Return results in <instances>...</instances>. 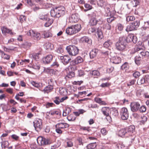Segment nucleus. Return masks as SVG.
Returning <instances> with one entry per match:
<instances>
[{
	"label": "nucleus",
	"instance_id": "nucleus-31",
	"mask_svg": "<svg viewBox=\"0 0 149 149\" xmlns=\"http://www.w3.org/2000/svg\"><path fill=\"white\" fill-rule=\"evenodd\" d=\"M98 22L95 17H92L90 20L89 24L91 26H94L96 25Z\"/></svg>",
	"mask_w": 149,
	"mask_h": 149
},
{
	"label": "nucleus",
	"instance_id": "nucleus-64",
	"mask_svg": "<svg viewBox=\"0 0 149 149\" xmlns=\"http://www.w3.org/2000/svg\"><path fill=\"white\" fill-rule=\"evenodd\" d=\"M63 52V49L61 47H59L57 49V52L59 53H61Z\"/></svg>",
	"mask_w": 149,
	"mask_h": 149
},
{
	"label": "nucleus",
	"instance_id": "nucleus-6",
	"mask_svg": "<svg viewBox=\"0 0 149 149\" xmlns=\"http://www.w3.org/2000/svg\"><path fill=\"white\" fill-rule=\"evenodd\" d=\"M39 18L41 19L46 21L45 24V26L46 27L49 26L53 22V19H50L47 15H40Z\"/></svg>",
	"mask_w": 149,
	"mask_h": 149
},
{
	"label": "nucleus",
	"instance_id": "nucleus-63",
	"mask_svg": "<svg viewBox=\"0 0 149 149\" xmlns=\"http://www.w3.org/2000/svg\"><path fill=\"white\" fill-rule=\"evenodd\" d=\"M144 78L145 79V81H146V83H149V75H148V74L146 75Z\"/></svg>",
	"mask_w": 149,
	"mask_h": 149
},
{
	"label": "nucleus",
	"instance_id": "nucleus-34",
	"mask_svg": "<svg viewBox=\"0 0 149 149\" xmlns=\"http://www.w3.org/2000/svg\"><path fill=\"white\" fill-rule=\"evenodd\" d=\"M110 115L113 117H116L118 115V111L116 109L112 110L111 111Z\"/></svg>",
	"mask_w": 149,
	"mask_h": 149
},
{
	"label": "nucleus",
	"instance_id": "nucleus-16",
	"mask_svg": "<svg viewBox=\"0 0 149 149\" xmlns=\"http://www.w3.org/2000/svg\"><path fill=\"white\" fill-rule=\"evenodd\" d=\"M83 61V59L81 56H78L70 62V65L71 66H75V65L81 63Z\"/></svg>",
	"mask_w": 149,
	"mask_h": 149
},
{
	"label": "nucleus",
	"instance_id": "nucleus-53",
	"mask_svg": "<svg viewBox=\"0 0 149 149\" xmlns=\"http://www.w3.org/2000/svg\"><path fill=\"white\" fill-rule=\"evenodd\" d=\"M29 5L32 7V8L35 11H36L39 10L40 8V7L39 6H36V5L33 4V3L32 5Z\"/></svg>",
	"mask_w": 149,
	"mask_h": 149
},
{
	"label": "nucleus",
	"instance_id": "nucleus-12",
	"mask_svg": "<svg viewBox=\"0 0 149 149\" xmlns=\"http://www.w3.org/2000/svg\"><path fill=\"white\" fill-rule=\"evenodd\" d=\"M42 120L40 119H36L33 122L35 130L37 131L40 130L42 127Z\"/></svg>",
	"mask_w": 149,
	"mask_h": 149
},
{
	"label": "nucleus",
	"instance_id": "nucleus-27",
	"mask_svg": "<svg viewBox=\"0 0 149 149\" xmlns=\"http://www.w3.org/2000/svg\"><path fill=\"white\" fill-rule=\"evenodd\" d=\"M1 30L3 34L9 33L10 35H13V33L11 31V30H10L5 27L1 28Z\"/></svg>",
	"mask_w": 149,
	"mask_h": 149
},
{
	"label": "nucleus",
	"instance_id": "nucleus-4",
	"mask_svg": "<svg viewBox=\"0 0 149 149\" xmlns=\"http://www.w3.org/2000/svg\"><path fill=\"white\" fill-rule=\"evenodd\" d=\"M81 29V25L77 24L68 27L66 29L65 31L68 34L72 35L78 32Z\"/></svg>",
	"mask_w": 149,
	"mask_h": 149
},
{
	"label": "nucleus",
	"instance_id": "nucleus-25",
	"mask_svg": "<svg viewBox=\"0 0 149 149\" xmlns=\"http://www.w3.org/2000/svg\"><path fill=\"white\" fill-rule=\"evenodd\" d=\"M98 52V50L96 48L93 49L90 53V58H93L95 57L97 55Z\"/></svg>",
	"mask_w": 149,
	"mask_h": 149
},
{
	"label": "nucleus",
	"instance_id": "nucleus-35",
	"mask_svg": "<svg viewBox=\"0 0 149 149\" xmlns=\"http://www.w3.org/2000/svg\"><path fill=\"white\" fill-rule=\"evenodd\" d=\"M141 57L139 55L136 56L135 58V62L137 65H139L141 63Z\"/></svg>",
	"mask_w": 149,
	"mask_h": 149
},
{
	"label": "nucleus",
	"instance_id": "nucleus-40",
	"mask_svg": "<svg viewBox=\"0 0 149 149\" xmlns=\"http://www.w3.org/2000/svg\"><path fill=\"white\" fill-rule=\"evenodd\" d=\"M49 114H50L52 115H61V113L59 110H54L49 111Z\"/></svg>",
	"mask_w": 149,
	"mask_h": 149
},
{
	"label": "nucleus",
	"instance_id": "nucleus-62",
	"mask_svg": "<svg viewBox=\"0 0 149 149\" xmlns=\"http://www.w3.org/2000/svg\"><path fill=\"white\" fill-rule=\"evenodd\" d=\"M25 19V16L23 15H21L19 17L20 21L22 23Z\"/></svg>",
	"mask_w": 149,
	"mask_h": 149
},
{
	"label": "nucleus",
	"instance_id": "nucleus-47",
	"mask_svg": "<svg viewBox=\"0 0 149 149\" xmlns=\"http://www.w3.org/2000/svg\"><path fill=\"white\" fill-rule=\"evenodd\" d=\"M123 26L120 24H117L116 27V29L119 31H121L123 29Z\"/></svg>",
	"mask_w": 149,
	"mask_h": 149
},
{
	"label": "nucleus",
	"instance_id": "nucleus-37",
	"mask_svg": "<svg viewBox=\"0 0 149 149\" xmlns=\"http://www.w3.org/2000/svg\"><path fill=\"white\" fill-rule=\"evenodd\" d=\"M45 47L46 49L52 50L53 48V45L49 42H47L45 45Z\"/></svg>",
	"mask_w": 149,
	"mask_h": 149
},
{
	"label": "nucleus",
	"instance_id": "nucleus-51",
	"mask_svg": "<svg viewBox=\"0 0 149 149\" xmlns=\"http://www.w3.org/2000/svg\"><path fill=\"white\" fill-rule=\"evenodd\" d=\"M31 83L33 86L37 88L40 87L41 84L40 83H36L34 81H31Z\"/></svg>",
	"mask_w": 149,
	"mask_h": 149
},
{
	"label": "nucleus",
	"instance_id": "nucleus-61",
	"mask_svg": "<svg viewBox=\"0 0 149 149\" xmlns=\"http://www.w3.org/2000/svg\"><path fill=\"white\" fill-rule=\"evenodd\" d=\"M138 82L139 83V84H143L144 83H146L145 79L144 78H142L139 80Z\"/></svg>",
	"mask_w": 149,
	"mask_h": 149
},
{
	"label": "nucleus",
	"instance_id": "nucleus-1",
	"mask_svg": "<svg viewBox=\"0 0 149 149\" xmlns=\"http://www.w3.org/2000/svg\"><path fill=\"white\" fill-rule=\"evenodd\" d=\"M135 127L131 125L128 127L120 129L118 131V135L122 137H128L132 136L135 132Z\"/></svg>",
	"mask_w": 149,
	"mask_h": 149
},
{
	"label": "nucleus",
	"instance_id": "nucleus-18",
	"mask_svg": "<svg viewBox=\"0 0 149 149\" xmlns=\"http://www.w3.org/2000/svg\"><path fill=\"white\" fill-rule=\"evenodd\" d=\"M68 70L69 71V73L68 74V77L70 78L74 77L75 75V73L73 72L77 70V67L75 66H70L68 67Z\"/></svg>",
	"mask_w": 149,
	"mask_h": 149
},
{
	"label": "nucleus",
	"instance_id": "nucleus-17",
	"mask_svg": "<svg viewBox=\"0 0 149 149\" xmlns=\"http://www.w3.org/2000/svg\"><path fill=\"white\" fill-rule=\"evenodd\" d=\"M79 19V15L77 13H75L72 14L69 17V21L70 23H75L78 21Z\"/></svg>",
	"mask_w": 149,
	"mask_h": 149
},
{
	"label": "nucleus",
	"instance_id": "nucleus-33",
	"mask_svg": "<svg viewBox=\"0 0 149 149\" xmlns=\"http://www.w3.org/2000/svg\"><path fill=\"white\" fill-rule=\"evenodd\" d=\"M97 5L101 7H105L106 3L103 0H99L97 1Z\"/></svg>",
	"mask_w": 149,
	"mask_h": 149
},
{
	"label": "nucleus",
	"instance_id": "nucleus-9",
	"mask_svg": "<svg viewBox=\"0 0 149 149\" xmlns=\"http://www.w3.org/2000/svg\"><path fill=\"white\" fill-rule=\"evenodd\" d=\"M135 51L137 52L141 57L144 58L149 56V52L145 50H143L141 48L138 47L135 49Z\"/></svg>",
	"mask_w": 149,
	"mask_h": 149
},
{
	"label": "nucleus",
	"instance_id": "nucleus-32",
	"mask_svg": "<svg viewBox=\"0 0 149 149\" xmlns=\"http://www.w3.org/2000/svg\"><path fill=\"white\" fill-rule=\"evenodd\" d=\"M81 40L83 42H85L88 44H91L92 43L91 40L87 37H84L81 38Z\"/></svg>",
	"mask_w": 149,
	"mask_h": 149
},
{
	"label": "nucleus",
	"instance_id": "nucleus-21",
	"mask_svg": "<svg viewBox=\"0 0 149 149\" xmlns=\"http://www.w3.org/2000/svg\"><path fill=\"white\" fill-rule=\"evenodd\" d=\"M41 36L44 38H47L52 37V33L49 31H43L41 33Z\"/></svg>",
	"mask_w": 149,
	"mask_h": 149
},
{
	"label": "nucleus",
	"instance_id": "nucleus-45",
	"mask_svg": "<svg viewBox=\"0 0 149 149\" xmlns=\"http://www.w3.org/2000/svg\"><path fill=\"white\" fill-rule=\"evenodd\" d=\"M146 110V107L145 106L143 105L141 106H140L138 111H139L140 112H145Z\"/></svg>",
	"mask_w": 149,
	"mask_h": 149
},
{
	"label": "nucleus",
	"instance_id": "nucleus-46",
	"mask_svg": "<svg viewBox=\"0 0 149 149\" xmlns=\"http://www.w3.org/2000/svg\"><path fill=\"white\" fill-rule=\"evenodd\" d=\"M131 3L133 7H136L139 4V0H133Z\"/></svg>",
	"mask_w": 149,
	"mask_h": 149
},
{
	"label": "nucleus",
	"instance_id": "nucleus-20",
	"mask_svg": "<svg viewBox=\"0 0 149 149\" xmlns=\"http://www.w3.org/2000/svg\"><path fill=\"white\" fill-rule=\"evenodd\" d=\"M111 62L115 64H119L121 61V58L119 56H116L112 57L110 59Z\"/></svg>",
	"mask_w": 149,
	"mask_h": 149
},
{
	"label": "nucleus",
	"instance_id": "nucleus-11",
	"mask_svg": "<svg viewBox=\"0 0 149 149\" xmlns=\"http://www.w3.org/2000/svg\"><path fill=\"white\" fill-rule=\"evenodd\" d=\"M96 31V33L97 35L98 38L100 39H102L103 37V35L102 32L99 28H98L96 29L94 27H92L89 30V32L92 33H95Z\"/></svg>",
	"mask_w": 149,
	"mask_h": 149
},
{
	"label": "nucleus",
	"instance_id": "nucleus-29",
	"mask_svg": "<svg viewBox=\"0 0 149 149\" xmlns=\"http://www.w3.org/2000/svg\"><path fill=\"white\" fill-rule=\"evenodd\" d=\"M112 44V42L111 40H108L103 44V46L106 48H108L111 47Z\"/></svg>",
	"mask_w": 149,
	"mask_h": 149
},
{
	"label": "nucleus",
	"instance_id": "nucleus-49",
	"mask_svg": "<svg viewBox=\"0 0 149 149\" xmlns=\"http://www.w3.org/2000/svg\"><path fill=\"white\" fill-rule=\"evenodd\" d=\"M109 52L106 51L105 52H102L101 56L102 57L107 58L108 57Z\"/></svg>",
	"mask_w": 149,
	"mask_h": 149
},
{
	"label": "nucleus",
	"instance_id": "nucleus-42",
	"mask_svg": "<svg viewBox=\"0 0 149 149\" xmlns=\"http://www.w3.org/2000/svg\"><path fill=\"white\" fill-rule=\"evenodd\" d=\"M0 53H1V57L2 58L7 60L9 59L10 58V56L4 53L0 49Z\"/></svg>",
	"mask_w": 149,
	"mask_h": 149
},
{
	"label": "nucleus",
	"instance_id": "nucleus-5",
	"mask_svg": "<svg viewBox=\"0 0 149 149\" xmlns=\"http://www.w3.org/2000/svg\"><path fill=\"white\" fill-rule=\"evenodd\" d=\"M67 52L70 56H75L79 52V49L77 47L74 45H70L66 47Z\"/></svg>",
	"mask_w": 149,
	"mask_h": 149
},
{
	"label": "nucleus",
	"instance_id": "nucleus-8",
	"mask_svg": "<svg viewBox=\"0 0 149 149\" xmlns=\"http://www.w3.org/2000/svg\"><path fill=\"white\" fill-rule=\"evenodd\" d=\"M27 35L30 36L34 39L38 40L40 39L41 35L40 33L36 32L32 30H30L27 33Z\"/></svg>",
	"mask_w": 149,
	"mask_h": 149
},
{
	"label": "nucleus",
	"instance_id": "nucleus-19",
	"mask_svg": "<svg viewBox=\"0 0 149 149\" xmlns=\"http://www.w3.org/2000/svg\"><path fill=\"white\" fill-rule=\"evenodd\" d=\"M60 59L62 60V62L65 65L68 64L71 60V58L68 55L61 56Z\"/></svg>",
	"mask_w": 149,
	"mask_h": 149
},
{
	"label": "nucleus",
	"instance_id": "nucleus-55",
	"mask_svg": "<svg viewBox=\"0 0 149 149\" xmlns=\"http://www.w3.org/2000/svg\"><path fill=\"white\" fill-rule=\"evenodd\" d=\"M110 85V84L109 83H102L100 86H101L102 88H105L106 87H107L109 86Z\"/></svg>",
	"mask_w": 149,
	"mask_h": 149
},
{
	"label": "nucleus",
	"instance_id": "nucleus-60",
	"mask_svg": "<svg viewBox=\"0 0 149 149\" xmlns=\"http://www.w3.org/2000/svg\"><path fill=\"white\" fill-rule=\"evenodd\" d=\"M67 147H72L73 146V143L72 142L70 141H68L67 142Z\"/></svg>",
	"mask_w": 149,
	"mask_h": 149
},
{
	"label": "nucleus",
	"instance_id": "nucleus-38",
	"mask_svg": "<svg viewBox=\"0 0 149 149\" xmlns=\"http://www.w3.org/2000/svg\"><path fill=\"white\" fill-rule=\"evenodd\" d=\"M97 146L96 143H91L87 146V149H93L95 148Z\"/></svg>",
	"mask_w": 149,
	"mask_h": 149
},
{
	"label": "nucleus",
	"instance_id": "nucleus-15",
	"mask_svg": "<svg viewBox=\"0 0 149 149\" xmlns=\"http://www.w3.org/2000/svg\"><path fill=\"white\" fill-rule=\"evenodd\" d=\"M37 142L40 145H44L48 144V140L42 136H39L37 139Z\"/></svg>",
	"mask_w": 149,
	"mask_h": 149
},
{
	"label": "nucleus",
	"instance_id": "nucleus-43",
	"mask_svg": "<svg viewBox=\"0 0 149 149\" xmlns=\"http://www.w3.org/2000/svg\"><path fill=\"white\" fill-rule=\"evenodd\" d=\"M1 147L4 148L7 147L9 145V143L8 141H3L1 142Z\"/></svg>",
	"mask_w": 149,
	"mask_h": 149
},
{
	"label": "nucleus",
	"instance_id": "nucleus-57",
	"mask_svg": "<svg viewBox=\"0 0 149 149\" xmlns=\"http://www.w3.org/2000/svg\"><path fill=\"white\" fill-rule=\"evenodd\" d=\"M105 6V7L103 8H104L106 11L109 13L110 11V6L109 5L107 4V3Z\"/></svg>",
	"mask_w": 149,
	"mask_h": 149
},
{
	"label": "nucleus",
	"instance_id": "nucleus-14",
	"mask_svg": "<svg viewBox=\"0 0 149 149\" xmlns=\"http://www.w3.org/2000/svg\"><path fill=\"white\" fill-rule=\"evenodd\" d=\"M130 106L131 111L133 112H136L138 111L140 104L138 102H133L131 103Z\"/></svg>",
	"mask_w": 149,
	"mask_h": 149
},
{
	"label": "nucleus",
	"instance_id": "nucleus-3",
	"mask_svg": "<svg viewBox=\"0 0 149 149\" xmlns=\"http://www.w3.org/2000/svg\"><path fill=\"white\" fill-rule=\"evenodd\" d=\"M115 45L116 49L118 51H122L125 50L126 45L125 38L124 36L120 37Z\"/></svg>",
	"mask_w": 149,
	"mask_h": 149
},
{
	"label": "nucleus",
	"instance_id": "nucleus-39",
	"mask_svg": "<svg viewBox=\"0 0 149 149\" xmlns=\"http://www.w3.org/2000/svg\"><path fill=\"white\" fill-rule=\"evenodd\" d=\"M95 101L97 103L105 105L107 104V103L104 101H102V99L100 98H96L95 99Z\"/></svg>",
	"mask_w": 149,
	"mask_h": 149
},
{
	"label": "nucleus",
	"instance_id": "nucleus-23",
	"mask_svg": "<svg viewBox=\"0 0 149 149\" xmlns=\"http://www.w3.org/2000/svg\"><path fill=\"white\" fill-rule=\"evenodd\" d=\"M27 3L29 5H32L33 2L35 1L40 5H43L44 1L43 0H26Z\"/></svg>",
	"mask_w": 149,
	"mask_h": 149
},
{
	"label": "nucleus",
	"instance_id": "nucleus-7",
	"mask_svg": "<svg viewBox=\"0 0 149 149\" xmlns=\"http://www.w3.org/2000/svg\"><path fill=\"white\" fill-rule=\"evenodd\" d=\"M140 24V21L139 20H137L135 22L130 24L127 26L126 29V31L128 32L134 30H136L139 27Z\"/></svg>",
	"mask_w": 149,
	"mask_h": 149
},
{
	"label": "nucleus",
	"instance_id": "nucleus-24",
	"mask_svg": "<svg viewBox=\"0 0 149 149\" xmlns=\"http://www.w3.org/2000/svg\"><path fill=\"white\" fill-rule=\"evenodd\" d=\"M52 55L49 54L43 58V61L44 63H48L52 61Z\"/></svg>",
	"mask_w": 149,
	"mask_h": 149
},
{
	"label": "nucleus",
	"instance_id": "nucleus-41",
	"mask_svg": "<svg viewBox=\"0 0 149 149\" xmlns=\"http://www.w3.org/2000/svg\"><path fill=\"white\" fill-rule=\"evenodd\" d=\"M90 74L95 77H97L99 76L100 74L99 72L97 70H94L91 72Z\"/></svg>",
	"mask_w": 149,
	"mask_h": 149
},
{
	"label": "nucleus",
	"instance_id": "nucleus-22",
	"mask_svg": "<svg viewBox=\"0 0 149 149\" xmlns=\"http://www.w3.org/2000/svg\"><path fill=\"white\" fill-rule=\"evenodd\" d=\"M31 44L28 42H25L20 45V47L25 49H28L31 46Z\"/></svg>",
	"mask_w": 149,
	"mask_h": 149
},
{
	"label": "nucleus",
	"instance_id": "nucleus-56",
	"mask_svg": "<svg viewBox=\"0 0 149 149\" xmlns=\"http://www.w3.org/2000/svg\"><path fill=\"white\" fill-rule=\"evenodd\" d=\"M140 75V73L138 71L135 72L133 74V77L135 78H137Z\"/></svg>",
	"mask_w": 149,
	"mask_h": 149
},
{
	"label": "nucleus",
	"instance_id": "nucleus-54",
	"mask_svg": "<svg viewBox=\"0 0 149 149\" xmlns=\"http://www.w3.org/2000/svg\"><path fill=\"white\" fill-rule=\"evenodd\" d=\"M121 68L123 70H126L128 68V63H125L121 66Z\"/></svg>",
	"mask_w": 149,
	"mask_h": 149
},
{
	"label": "nucleus",
	"instance_id": "nucleus-26",
	"mask_svg": "<svg viewBox=\"0 0 149 149\" xmlns=\"http://www.w3.org/2000/svg\"><path fill=\"white\" fill-rule=\"evenodd\" d=\"M68 127V125L65 123H60L56 124V128L60 129H64Z\"/></svg>",
	"mask_w": 149,
	"mask_h": 149
},
{
	"label": "nucleus",
	"instance_id": "nucleus-13",
	"mask_svg": "<svg viewBox=\"0 0 149 149\" xmlns=\"http://www.w3.org/2000/svg\"><path fill=\"white\" fill-rule=\"evenodd\" d=\"M137 40L136 37L132 34H129L126 38V39H125V40L127 42H132L134 43H136L137 42Z\"/></svg>",
	"mask_w": 149,
	"mask_h": 149
},
{
	"label": "nucleus",
	"instance_id": "nucleus-10",
	"mask_svg": "<svg viewBox=\"0 0 149 149\" xmlns=\"http://www.w3.org/2000/svg\"><path fill=\"white\" fill-rule=\"evenodd\" d=\"M121 118L123 120H126L129 116V113L127 109L125 107L121 108L120 111Z\"/></svg>",
	"mask_w": 149,
	"mask_h": 149
},
{
	"label": "nucleus",
	"instance_id": "nucleus-50",
	"mask_svg": "<svg viewBox=\"0 0 149 149\" xmlns=\"http://www.w3.org/2000/svg\"><path fill=\"white\" fill-rule=\"evenodd\" d=\"M54 102L57 104H59L61 102L60 99L59 97H56L54 100Z\"/></svg>",
	"mask_w": 149,
	"mask_h": 149
},
{
	"label": "nucleus",
	"instance_id": "nucleus-44",
	"mask_svg": "<svg viewBox=\"0 0 149 149\" xmlns=\"http://www.w3.org/2000/svg\"><path fill=\"white\" fill-rule=\"evenodd\" d=\"M135 17L133 16L128 15L126 17V20L127 22H130L135 19Z\"/></svg>",
	"mask_w": 149,
	"mask_h": 149
},
{
	"label": "nucleus",
	"instance_id": "nucleus-48",
	"mask_svg": "<svg viewBox=\"0 0 149 149\" xmlns=\"http://www.w3.org/2000/svg\"><path fill=\"white\" fill-rule=\"evenodd\" d=\"M142 120L140 121L141 124H143L147 121V118L146 116H142Z\"/></svg>",
	"mask_w": 149,
	"mask_h": 149
},
{
	"label": "nucleus",
	"instance_id": "nucleus-36",
	"mask_svg": "<svg viewBox=\"0 0 149 149\" xmlns=\"http://www.w3.org/2000/svg\"><path fill=\"white\" fill-rule=\"evenodd\" d=\"M39 53H33L31 54L30 56L33 58V59L35 60L36 61H38L39 58Z\"/></svg>",
	"mask_w": 149,
	"mask_h": 149
},
{
	"label": "nucleus",
	"instance_id": "nucleus-28",
	"mask_svg": "<svg viewBox=\"0 0 149 149\" xmlns=\"http://www.w3.org/2000/svg\"><path fill=\"white\" fill-rule=\"evenodd\" d=\"M102 111L104 116L108 117V118H107V119H110V118H111V116H109L108 110L107 109L106 107L102 108Z\"/></svg>",
	"mask_w": 149,
	"mask_h": 149
},
{
	"label": "nucleus",
	"instance_id": "nucleus-30",
	"mask_svg": "<svg viewBox=\"0 0 149 149\" xmlns=\"http://www.w3.org/2000/svg\"><path fill=\"white\" fill-rule=\"evenodd\" d=\"M53 89V87L52 85H48L46 87L44 90L43 91L44 93H48L49 92L51 91L52 89Z\"/></svg>",
	"mask_w": 149,
	"mask_h": 149
},
{
	"label": "nucleus",
	"instance_id": "nucleus-59",
	"mask_svg": "<svg viewBox=\"0 0 149 149\" xmlns=\"http://www.w3.org/2000/svg\"><path fill=\"white\" fill-rule=\"evenodd\" d=\"M101 132L102 134H103V135H106L107 132V131L106 130V129L104 128L101 129Z\"/></svg>",
	"mask_w": 149,
	"mask_h": 149
},
{
	"label": "nucleus",
	"instance_id": "nucleus-58",
	"mask_svg": "<svg viewBox=\"0 0 149 149\" xmlns=\"http://www.w3.org/2000/svg\"><path fill=\"white\" fill-rule=\"evenodd\" d=\"M115 19V18L113 17H111L107 19V21L109 23H111Z\"/></svg>",
	"mask_w": 149,
	"mask_h": 149
},
{
	"label": "nucleus",
	"instance_id": "nucleus-52",
	"mask_svg": "<svg viewBox=\"0 0 149 149\" xmlns=\"http://www.w3.org/2000/svg\"><path fill=\"white\" fill-rule=\"evenodd\" d=\"M87 94L86 91L79 92L78 94V97H82V96H84L83 95H86Z\"/></svg>",
	"mask_w": 149,
	"mask_h": 149
},
{
	"label": "nucleus",
	"instance_id": "nucleus-2",
	"mask_svg": "<svg viewBox=\"0 0 149 149\" xmlns=\"http://www.w3.org/2000/svg\"><path fill=\"white\" fill-rule=\"evenodd\" d=\"M51 16L55 18H59L65 14V9L63 6L53 8L51 10Z\"/></svg>",
	"mask_w": 149,
	"mask_h": 149
}]
</instances>
